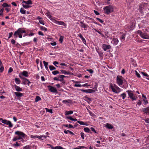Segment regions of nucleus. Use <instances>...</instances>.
Instances as JSON below:
<instances>
[{"mask_svg":"<svg viewBox=\"0 0 149 149\" xmlns=\"http://www.w3.org/2000/svg\"><path fill=\"white\" fill-rule=\"evenodd\" d=\"M24 33H25V34L23 36L24 37L28 35V34H26V32L24 30H22L21 28H19L17 31L15 32L14 33V36H15V38H17L18 36L19 38H22V34Z\"/></svg>","mask_w":149,"mask_h":149,"instance_id":"f257e3e1","label":"nucleus"},{"mask_svg":"<svg viewBox=\"0 0 149 149\" xmlns=\"http://www.w3.org/2000/svg\"><path fill=\"white\" fill-rule=\"evenodd\" d=\"M103 9L104 13L108 15L113 11V7L112 6L110 5L104 7Z\"/></svg>","mask_w":149,"mask_h":149,"instance_id":"f03ea898","label":"nucleus"},{"mask_svg":"<svg viewBox=\"0 0 149 149\" xmlns=\"http://www.w3.org/2000/svg\"><path fill=\"white\" fill-rule=\"evenodd\" d=\"M110 87L113 92L118 93L121 91V89L115 84L112 85L111 84Z\"/></svg>","mask_w":149,"mask_h":149,"instance_id":"7ed1b4c3","label":"nucleus"},{"mask_svg":"<svg viewBox=\"0 0 149 149\" xmlns=\"http://www.w3.org/2000/svg\"><path fill=\"white\" fill-rule=\"evenodd\" d=\"M124 78L121 76H118L116 77V83L118 85L122 87V86L123 84Z\"/></svg>","mask_w":149,"mask_h":149,"instance_id":"20e7f679","label":"nucleus"},{"mask_svg":"<svg viewBox=\"0 0 149 149\" xmlns=\"http://www.w3.org/2000/svg\"><path fill=\"white\" fill-rule=\"evenodd\" d=\"M137 33L142 38L146 39H149V35L143 33L141 31H137Z\"/></svg>","mask_w":149,"mask_h":149,"instance_id":"39448f33","label":"nucleus"},{"mask_svg":"<svg viewBox=\"0 0 149 149\" xmlns=\"http://www.w3.org/2000/svg\"><path fill=\"white\" fill-rule=\"evenodd\" d=\"M97 84L95 83V86L93 88V89H95V90H92V89H89L88 90H83L82 91L83 92L87 93H94L96 91H97Z\"/></svg>","mask_w":149,"mask_h":149,"instance_id":"423d86ee","label":"nucleus"},{"mask_svg":"<svg viewBox=\"0 0 149 149\" xmlns=\"http://www.w3.org/2000/svg\"><path fill=\"white\" fill-rule=\"evenodd\" d=\"M127 92L128 95L132 100H135L137 98V97H136L135 95L132 93V92L131 91H127Z\"/></svg>","mask_w":149,"mask_h":149,"instance_id":"0eeeda50","label":"nucleus"},{"mask_svg":"<svg viewBox=\"0 0 149 149\" xmlns=\"http://www.w3.org/2000/svg\"><path fill=\"white\" fill-rule=\"evenodd\" d=\"M51 20L54 23L60 25H63L65 27L67 26L66 24L63 21H57L55 19H51Z\"/></svg>","mask_w":149,"mask_h":149,"instance_id":"6e6552de","label":"nucleus"},{"mask_svg":"<svg viewBox=\"0 0 149 149\" xmlns=\"http://www.w3.org/2000/svg\"><path fill=\"white\" fill-rule=\"evenodd\" d=\"M15 134L17 135L18 136H21L23 138H25L27 137V135H26L23 132L19 131H16Z\"/></svg>","mask_w":149,"mask_h":149,"instance_id":"1a4fd4ad","label":"nucleus"},{"mask_svg":"<svg viewBox=\"0 0 149 149\" xmlns=\"http://www.w3.org/2000/svg\"><path fill=\"white\" fill-rule=\"evenodd\" d=\"M2 123L8 125L9 127H12L13 125L10 121H7L6 120L4 119L1 121Z\"/></svg>","mask_w":149,"mask_h":149,"instance_id":"9d476101","label":"nucleus"},{"mask_svg":"<svg viewBox=\"0 0 149 149\" xmlns=\"http://www.w3.org/2000/svg\"><path fill=\"white\" fill-rule=\"evenodd\" d=\"M48 87L49 88V90L50 92L56 93H58L55 87L50 86H48Z\"/></svg>","mask_w":149,"mask_h":149,"instance_id":"9b49d317","label":"nucleus"},{"mask_svg":"<svg viewBox=\"0 0 149 149\" xmlns=\"http://www.w3.org/2000/svg\"><path fill=\"white\" fill-rule=\"evenodd\" d=\"M80 23V24L79 25V26L81 28H84V30H86L88 26V25L84 24L82 21H81Z\"/></svg>","mask_w":149,"mask_h":149,"instance_id":"f8f14e48","label":"nucleus"},{"mask_svg":"<svg viewBox=\"0 0 149 149\" xmlns=\"http://www.w3.org/2000/svg\"><path fill=\"white\" fill-rule=\"evenodd\" d=\"M102 48L104 51H106L111 48V46L109 45L104 44L102 45Z\"/></svg>","mask_w":149,"mask_h":149,"instance_id":"ddd939ff","label":"nucleus"},{"mask_svg":"<svg viewBox=\"0 0 149 149\" xmlns=\"http://www.w3.org/2000/svg\"><path fill=\"white\" fill-rule=\"evenodd\" d=\"M119 41L118 39L114 38L113 39L112 41H111V43L114 45H116L118 44Z\"/></svg>","mask_w":149,"mask_h":149,"instance_id":"4468645a","label":"nucleus"},{"mask_svg":"<svg viewBox=\"0 0 149 149\" xmlns=\"http://www.w3.org/2000/svg\"><path fill=\"white\" fill-rule=\"evenodd\" d=\"M19 74H20L21 75L24 76L25 77H28L29 76L28 72L25 71H24L22 72L19 73Z\"/></svg>","mask_w":149,"mask_h":149,"instance_id":"2eb2a0df","label":"nucleus"},{"mask_svg":"<svg viewBox=\"0 0 149 149\" xmlns=\"http://www.w3.org/2000/svg\"><path fill=\"white\" fill-rule=\"evenodd\" d=\"M143 111L146 114L149 113V107L143 108L142 109Z\"/></svg>","mask_w":149,"mask_h":149,"instance_id":"dca6fc26","label":"nucleus"},{"mask_svg":"<svg viewBox=\"0 0 149 149\" xmlns=\"http://www.w3.org/2000/svg\"><path fill=\"white\" fill-rule=\"evenodd\" d=\"M16 90L17 91H22V89L21 88L15 84L14 85Z\"/></svg>","mask_w":149,"mask_h":149,"instance_id":"f3484780","label":"nucleus"},{"mask_svg":"<svg viewBox=\"0 0 149 149\" xmlns=\"http://www.w3.org/2000/svg\"><path fill=\"white\" fill-rule=\"evenodd\" d=\"M14 94L17 97H21L23 95V93L18 92H15Z\"/></svg>","mask_w":149,"mask_h":149,"instance_id":"a211bd4d","label":"nucleus"},{"mask_svg":"<svg viewBox=\"0 0 149 149\" xmlns=\"http://www.w3.org/2000/svg\"><path fill=\"white\" fill-rule=\"evenodd\" d=\"M105 127L109 129H112L113 128V126L108 123H107L106 124Z\"/></svg>","mask_w":149,"mask_h":149,"instance_id":"6ab92c4d","label":"nucleus"},{"mask_svg":"<svg viewBox=\"0 0 149 149\" xmlns=\"http://www.w3.org/2000/svg\"><path fill=\"white\" fill-rule=\"evenodd\" d=\"M125 38V34H123L120 36V40L122 41L123 42Z\"/></svg>","mask_w":149,"mask_h":149,"instance_id":"aec40b11","label":"nucleus"},{"mask_svg":"<svg viewBox=\"0 0 149 149\" xmlns=\"http://www.w3.org/2000/svg\"><path fill=\"white\" fill-rule=\"evenodd\" d=\"M73 113V112L72 111H66L65 112V115H67L72 114Z\"/></svg>","mask_w":149,"mask_h":149,"instance_id":"412c9836","label":"nucleus"},{"mask_svg":"<svg viewBox=\"0 0 149 149\" xmlns=\"http://www.w3.org/2000/svg\"><path fill=\"white\" fill-rule=\"evenodd\" d=\"M43 63L44 64V66H45V68L47 70H48V62H47L45 61H43Z\"/></svg>","mask_w":149,"mask_h":149,"instance_id":"4be33fe9","label":"nucleus"},{"mask_svg":"<svg viewBox=\"0 0 149 149\" xmlns=\"http://www.w3.org/2000/svg\"><path fill=\"white\" fill-rule=\"evenodd\" d=\"M63 103L66 104L67 103H70L71 102V100H64L62 101Z\"/></svg>","mask_w":149,"mask_h":149,"instance_id":"5701e85b","label":"nucleus"},{"mask_svg":"<svg viewBox=\"0 0 149 149\" xmlns=\"http://www.w3.org/2000/svg\"><path fill=\"white\" fill-rule=\"evenodd\" d=\"M22 2L27 4H32V1L30 0L27 1H23Z\"/></svg>","mask_w":149,"mask_h":149,"instance_id":"b1692460","label":"nucleus"},{"mask_svg":"<svg viewBox=\"0 0 149 149\" xmlns=\"http://www.w3.org/2000/svg\"><path fill=\"white\" fill-rule=\"evenodd\" d=\"M65 77V76L64 75H59L58 77V78L60 79H59V81H62L63 80L64 78Z\"/></svg>","mask_w":149,"mask_h":149,"instance_id":"393cba45","label":"nucleus"},{"mask_svg":"<svg viewBox=\"0 0 149 149\" xmlns=\"http://www.w3.org/2000/svg\"><path fill=\"white\" fill-rule=\"evenodd\" d=\"M15 83L16 84H20L21 81L19 79L17 78H15Z\"/></svg>","mask_w":149,"mask_h":149,"instance_id":"a878e982","label":"nucleus"},{"mask_svg":"<svg viewBox=\"0 0 149 149\" xmlns=\"http://www.w3.org/2000/svg\"><path fill=\"white\" fill-rule=\"evenodd\" d=\"M26 10H25L23 8H22L20 9V13L23 14H24L26 13Z\"/></svg>","mask_w":149,"mask_h":149,"instance_id":"bb28decb","label":"nucleus"},{"mask_svg":"<svg viewBox=\"0 0 149 149\" xmlns=\"http://www.w3.org/2000/svg\"><path fill=\"white\" fill-rule=\"evenodd\" d=\"M64 126L66 127H68L69 128H73V126L71 124H69L68 125L67 124H65L64 125Z\"/></svg>","mask_w":149,"mask_h":149,"instance_id":"cd10ccee","label":"nucleus"},{"mask_svg":"<svg viewBox=\"0 0 149 149\" xmlns=\"http://www.w3.org/2000/svg\"><path fill=\"white\" fill-rule=\"evenodd\" d=\"M77 122L79 124L81 125H87V124L84 123L82 121H77Z\"/></svg>","mask_w":149,"mask_h":149,"instance_id":"c85d7f7f","label":"nucleus"},{"mask_svg":"<svg viewBox=\"0 0 149 149\" xmlns=\"http://www.w3.org/2000/svg\"><path fill=\"white\" fill-rule=\"evenodd\" d=\"M41 98L39 96H37L35 98V102H37L38 101L41 100Z\"/></svg>","mask_w":149,"mask_h":149,"instance_id":"c756f323","label":"nucleus"},{"mask_svg":"<svg viewBox=\"0 0 149 149\" xmlns=\"http://www.w3.org/2000/svg\"><path fill=\"white\" fill-rule=\"evenodd\" d=\"M84 130L85 132L88 133L90 131V130L89 129V128L87 127L84 128Z\"/></svg>","mask_w":149,"mask_h":149,"instance_id":"7c9ffc66","label":"nucleus"},{"mask_svg":"<svg viewBox=\"0 0 149 149\" xmlns=\"http://www.w3.org/2000/svg\"><path fill=\"white\" fill-rule=\"evenodd\" d=\"M31 147L29 145L23 147V149H31Z\"/></svg>","mask_w":149,"mask_h":149,"instance_id":"2f4dec72","label":"nucleus"},{"mask_svg":"<svg viewBox=\"0 0 149 149\" xmlns=\"http://www.w3.org/2000/svg\"><path fill=\"white\" fill-rule=\"evenodd\" d=\"M45 109L47 112H49L51 113H53L52 110V109H49L47 108H45Z\"/></svg>","mask_w":149,"mask_h":149,"instance_id":"473e14b6","label":"nucleus"},{"mask_svg":"<svg viewBox=\"0 0 149 149\" xmlns=\"http://www.w3.org/2000/svg\"><path fill=\"white\" fill-rule=\"evenodd\" d=\"M49 68L50 70L51 71L56 69V68L54 67L52 65H50L49 66Z\"/></svg>","mask_w":149,"mask_h":149,"instance_id":"72a5a7b5","label":"nucleus"},{"mask_svg":"<svg viewBox=\"0 0 149 149\" xmlns=\"http://www.w3.org/2000/svg\"><path fill=\"white\" fill-rule=\"evenodd\" d=\"M120 96L122 97L123 99H124L126 97V95L125 93H123L121 94Z\"/></svg>","mask_w":149,"mask_h":149,"instance_id":"f704fd0d","label":"nucleus"},{"mask_svg":"<svg viewBox=\"0 0 149 149\" xmlns=\"http://www.w3.org/2000/svg\"><path fill=\"white\" fill-rule=\"evenodd\" d=\"M59 73V72L57 70L54 71L52 72V73L54 75H55L57 74H58Z\"/></svg>","mask_w":149,"mask_h":149,"instance_id":"c9c22d12","label":"nucleus"},{"mask_svg":"<svg viewBox=\"0 0 149 149\" xmlns=\"http://www.w3.org/2000/svg\"><path fill=\"white\" fill-rule=\"evenodd\" d=\"M40 27L41 30H43L44 31H47V29L44 26H41Z\"/></svg>","mask_w":149,"mask_h":149,"instance_id":"e433bc0d","label":"nucleus"},{"mask_svg":"<svg viewBox=\"0 0 149 149\" xmlns=\"http://www.w3.org/2000/svg\"><path fill=\"white\" fill-rule=\"evenodd\" d=\"M19 77L21 79H23V80L27 79L23 77V76L21 75V74H19Z\"/></svg>","mask_w":149,"mask_h":149,"instance_id":"4c0bfd02","label":"nucleus"},{"mask_svg":"<svg viewBox=\"0 0 149 149\" xmlns=\"http://www.w3.org/2000/svg\"><path fill=\"white\" fill-rule=\"evenodd\" d=\"M23 7L26 9H27L28 8H29L31 7V6H29V5H26L24 4L22 5Z\"/></svg>","mask_w":149,"mask_h":149,"instance_id":"58836bf2","label":"nucleus"},{"mask_svg":"<svg viewBox=\"0 0 149 149\" xmlns=\"http://www.w3.org/2000/svg\"><path fill=\"white\" fill-rule=\"evenodd\" d=\"M54 149H64L61 146H56L54 147Z\"/></svg>","mask_w":149,"mask_h":149,"instance_id":"ea45409f","label":"nucleus"},{"mask_svg":"<svg viewBox=\"0 0 149 149\" xmlns=\"http://www.w3.org/2000/svg\"><path fill=\"white\" fill-rule=\"evenodd\" d=\"M38 135H31L30 136V137L31 138H33L34 139H36L37 138H38Z\"/></svg>","mask_w":149,"mask_h":149,"instance_id":"a19ab883","label":"nucleus"},{"mask_svg":"<svg viewBox=\"0 0 149 149\" xmlns=\"http://www.w3.org/2000/svg\"><path fill=\"white\" fill-rule=\"evenodd\" d=\"M47 16L49 18L50 20H51V19H54L52 18V16L49 14V13H47Z\"/></svg>","mask_w":149,"mask_h":149,"instance_id":"79ce46f5","label":"nucleus"},{"mask_svg":"<svg viewBox=\"0 0 149 149\" xmlns=\"http://www.w3.org/2000/svg\"><path fill=\"white\" fill-rule=\"evenodd\" d=\"M2 6L3 7H9V6L6 3H4L3 4Z\"/></svg>","mask_w":149,"mask_h":149,"instance_id":"37998d69","label":"nucleus"},{"mask_svg":"<svg viewBox=\"0 0 149 149\" xmlns=\"http://www.w3.org/2000/svg\"><path fill=\"white\" fill-rule=\"evenodd\" d=\"M63 36H61L60 37V38H59V41L61 43L63 41Z\"/></svg>","mask_w":149,"mask_h":149,"instance_id":"c03bdc74","label":"nucleus"},{"mask_svg":"<svg viewBox=\"0 0 149 149\" xmlns=\"http://www.w3.org/2000/svg\"><path fill=\"white\" fill-rule=\"evenodd\" d=\"M61 71L63 74H67V71H66V70H61Z\"/></svg>","mask_w":149,"mask_h":149,"instance_id":"a18cd8bd","label":"nucleus"},{"mask_svg":"<svg viewBox=\"0 0 149 149\" xmlns=\"http://www.w3.org/2000/svg\"><path fill=\"white\" fill-rule=\"evenodd\" d=\"M80 134H81V135L82 139H84V133L83 132H81L80 133Z\"/></svg>","mask_w":149,"mask_h":149,"instance_id":"49530a36","label":"nucleus"},{"mask_svg":"<svg viewBox=\"0 0 149 149\" xmlns=\"http://www.w3.org/2000/svg\"><path fill=\"white\" fill-rule=\"evenodd\" d=\"M135 74L136 75V76L139 78H140L141 77V76L140 74L138 73L136 71H135Z\"/></svg>","mask_w":149,"mask_h":149,"instance_id":"de8ad7c7","label":"nucleus"},{"mask_svg":"<svg viewBox=\"0 0 149 149\" xmlns=\"http://www.w3.org/2000/svg\"><path fill=\"white\" fill-rule=\"evenodd\" d=\"M96 19L99 22H100V23L103 24L104 22V21L101 19L98 18H96Z\"/></svg>","mask_w":149,"mask_h":149,"instance_id":"09e8293b","label":"nucleus"},{"mask_svg":"<svg viewBox=\"0 0 149 149\" xmlns=\"http://www.w3.org/2000/svg\"><path fill=\"white\" fill-rule=\"evenodd\" d=\"M141 73L144 76L147 77L149 76V75L143 72H141Z\"/></svg>","mask_w":149,"mask_h":149,"instance_id":"8fccbe9b","label":"nucleus"},{"mask_svg":"<svg viewBox=\"0 0 149 149\" xmlns=\"http://www.w3.org/2000/svg\"><path fill=\"white\" fill-rule=\"evenodd\" d=\"M47 145L49 146V147H50L52 149H54V147L52 145L49 144H47Z\"/></svg>","mask_w":149,"mask_h":149,"instance_id":"3c124183","label":"nucleus"},{"mask_svg":"<svg viewBox=\"0 0 149 149\" xmlns=\"http://www.w3.org/2000/svg\"><path fill=\"white\" fill-rule=\"evenodd\" d=\"M38 138L41 141H42L43 140H44V139L42 138L41 135L40 136H38Z\"/></svg>","mask_w":149,"mask_h":149,"instance_id":"603ef678","label":"nucleus"},{"mask_svg":"<svg viewBox=\"0 0 149 149\" xmlns=\"http://www.w3.org/2000/svg\"><path fill=\"white\" fill-rule=\"evenodd\" d=\"M82 40V42L84 44H85L86 43V41L85 38H84L83 37H82L81 38Z\"/></svg>","mask_w":149,"mask_h":149,"instance_id":"864d4df0","label":"nucleus"},{"mask_svg":"<svg viewBox=\"0 0 149 149\" xmlns=\"http://www.w3.org/2000/svg\"><path fill=\"white\" fill-rule=\"evenodd\" d=\"M66 118L68 119H69L73 121V118L70 116H69L66 117Z\"/></svg>","mask_w":149,"mask_h":149,"instance_id":"5fc2aeb1","label":"nucleus"},{"mask_svg":"<svg viewBox=\"0 0 149 149\" xmlns=\"http://www.w3.org/2000/svg\"><path fill=\"white\" fill-rule=\"evenodd\" d=\"M94 30H95V31H96V32H97V33H98L99 34H100L101 35H102V36H104L103 34L102 33H101L99 31L97 30L96 29H94Z\"/></svg>","mask_w":149,"mask_h":149,"instance_id":"6e6d98bb","label":"nucleus"},{"mask_svg":"<svg viewBox=\"0 0 149 149\" xmlns=\"http://www.w3.org/2000/svg\"><path fill=\"white\" fill-rule=\"evenodd\" d=\"M86 70L91 74L93 73V70L91 69L87 70Z\"/></svg>","mask_w":149,"mask_h":149,"instance_id":"4d7b16f0","label":"nucleus"},{"mask_svg":"<svg viewBox=\"0 0 149 149\" xmlns=\"http://www.w3.org/2000/svg\"><path fill=\"white\" fill-rule=\"evenodd\" d=\"M53 64L56 66L58 67L56 65V64H58V63L56 61H55L54 62H53Z\"/></svg>","mask_w":149,"mask_h":149,"instance_id":"13d9d810","label":"nucleus"},{"mask_svg":"<svg viewBox=\"0 0 149 149\" xmlns=\"http://www.w3.org/2000/svg\"><path fill=\"white\" fill-rule=\"evenodd\" d=\"M17 139V136H15L14 137V138L13 139V141H15L17 140H18Z\"/></svg>","mask_w":149,"mask_h":149,"instance_id":"bf43d9fd","label":"nucleus"},{"mask_svg":"<svg viewBox=\"0 0 149 149\" xmlns=\"http://www.w3.org/2000/svg\"><path fill=\"white\" fill-rule=\"evenodd\" d=\"M4 68L3 66H1V68H0V72H2Z\"/></svg>","mask_w":149,"mask_h":149,"instance_id":"052dcab7","label":"nucleus"},{"mask_svg":"<svg viewBox=\"0 0 149 149\" xmlns=\"http://www.w3.org/2000/svg\"><path fill=\"white\" fill-rule=\"evenodd\" d=\"M81 84H75L74 85V86L76 87H80L81 86Z\"/></svg>","mask_w":149,"mask_h":149,"instance_id":"680f3d73","label":"nucleus"},{"mask_svg":"<svg viewBox=\"0 0 149 149\" xmlns=\"http://www.w3.org/2000/svg\"><path fill=\"white\" fill-rule=\"evenodd\" d=\"M39 22L40 24H41L43 25H45L44 23V21L43 20H39Z\"/></svg>","mask_w":149,"mask_h":149,"instance_id":"e2e57ef3","label":"nucleus"},{"mask_svg":"<svg viewBox=\"0 0 149 149\" xmlns=\"http://www.w3.org/2000/svg\"><path fill=\"white\" fill-rule=\"evenodd\" d=\"M22 138H23L21 136H17V139H18V140H21L22 141L23 140V139Z\"/></svg>","mask_w":149,"mask_h":149,"instance_id":"0e129e2a","label":"nucleus"},{"mask_svg":"<svg viewBox=\"0 0 149 149\" xmlns=\"http://www.w3.org/2000/svg\"><path fill=\"white\" fill-rule=\"evenodd\" d=\"M8 34L9 37H8V38H9L12 36L13 35V33L12 32H11L10 33H9Z\"/></svg>","mask_w":149,"mask_h":149,"instance_id":"69168bd1","label":"nucleus"},{"mask_svg":"<svg viewBox=\"0 0 149 149\" xmlns=\"http://www.w3.org/2000/svg\"><path fill=\"white\" fill-rule=\"evenodd\" d=\"M11 42L13 44H14L15 42V41L13 39H12L11 40Z\"/></svg>","mask_w":149,"mask_h":149,"instance_id":"338daca9","label":"nucleus"},{"mask_svg":"<svg viewBox=\"0 0 149 149\" xmlns=\"http://www.w3.org/2000/svg\"><path fill=\"white\" fill-rule=\"evenodd\" d=\"M13 71V69L11 67H10L8 70V73L11 72H12Z\"/></svg>","mask_w":149,"mask_h":149,"instance_id":"774afa93","label":"nucleus"}]
</instances>
